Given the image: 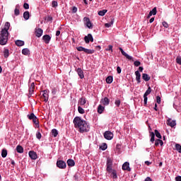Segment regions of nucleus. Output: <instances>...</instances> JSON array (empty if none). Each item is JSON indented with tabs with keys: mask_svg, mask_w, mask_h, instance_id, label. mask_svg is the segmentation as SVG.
<instances>
[{
	"mask_svg": "<svg viewBox=\"0 0 181 181\" xmlns=\"http://www.w3.org/2000/svg\"><path fill=\"white\" fill-rule=\"evenodd\" d=\"M75 128H78L79 132L83 134L90 131V125L87 122L83 120L80 117H76L73 121Z\"/></svg>",
	"mask_w": 181,
	"mask_h": 181,
	"instance_id": "obj_1",
	"label": "nucleus"
},
{
	"mask_svg": "<svg viewBox=\"0 0 181 181\" xmlns=\"http://www.w3.org/2000/svg\"><path fill=\"white\" fill-rule=\"evenodd\" d=\"M9 37V33L0 32V45L5 46L8 43V38Z\"/></svg>",
	"mask_w": 181,
	"mask_h": 181,
	"instance_id": "obj_2",
	"label": "nucleus"
},
{
	"mask_svg": "<svg viewBox=\"0 0 181 181\" xmlns=\"http://www.w3.org/2000/svg\"><path fill=\"white\" fill-rule=\"evenodd\" d=\"M28 119H32L33 124L36 125V127H39V119L35 115L34 113H31L30 115H28Z\"/></svg>",
	"mask_w": 181,
	"mask_h": 181,
	"instance_id": "obj_3",
	"label": "nucleus"
},
{
	"mask_svg": "<svg viewBox=\"0 0 181 181\" xmlns=\"http://www.w3.org/2000/svg\"><path fill=\"white\" fill-rule=\"evenodd\" d=\"M76 50H78V52H84L86 54H93L95 52L94 49H88L81 46L76 47Z\"/></svg>",
	"mask_w": 181,
	"mask_h": 181,
	"instance_id": "obj_4",
	"label": "nucleus"
},
{
	"mask_svg": "<svg viewBox=\"0 0 181 181\" xmlns=\"http://www.w3.org/2000/svg\"><path fill=\"white\" fill-rule=\"evenodd\" d=\"M106 170L107 172H108L109 173H111V171L112 170V160H111V158H108L107 160V163H106Z\"/></svg>",
	"mask_w": 181,
	"mask_h": 181,
	"instance_id": "obj_5",
	"label": "nucleus"
},
{
	"mask_svg": "<svg viewBox=\"0 0 181 181\" xmlns=\"http://www.w3.org/2000/svg\"><path fill=\"white\" fill-rule=\"evenodd\" d=\"M103 136L105 139H107V141H111V139L114 138V134H112V132L110 131H106Z\"/></svg>",
	"mask_w": 181,
	"mask_h": 181,
	"instance_id": "obj_6",
	"label": "nucleus"
},
{
	"mask_svg": "<svg viewBox=\"0 0 181 181\" xmlns=\"http://www.w3.org/2000/svg\"><path fill=\"white\" fill-rule=\"evenodd\" d=\"M57 166L59 168V169H66L67 167V165L66 164V162L62 160H58L57 161Z\"/></svg>",
	"mask_w": 181,
	"mask_h": 181,
	"instance_id": "obj_7",
	"label": "nucleus"
},
{
	"mask_svg": "<svg viewBox=\"0 0 181 181\" xmlns=\"http://www.w3.org/2000/svg\"><path fill=\"white\" fill-rule=\"evenodd\" d=\"M83 22L88 29H93V23H91V21H90V18L84 17Z\"/></svg>",
	"mask_w": 181,
	"mask_h": 181,
	"instance_id": "obj_8",
	"label": "nucleus"
},
{
	"mask_svg": "<svg viewBox=\"0 0 181 181\" xmlns=\"http://www.w3.org/2000/svg\"><path fill=\"white\" fill-rule=\"evenodd\" d=\"M35 83H32L29 87V93H28V98H30L32 97V95L35 93Z\"/></svg>",
	"mask_w": 181,
	"mask_h": 181,
	"instance_id": "obj_9",
	"label": "nucleus"
},
{
	"mask_svg": "<svg viewBox=\"0 0 181 181\" xmlns=\"http://www.w3.org/2000/svg\"><path fill=\"white\" fill-rule=\"evenodd\" d=\"M119 50H120L122 54L124 56L126 59H127L128 60H132V62H134V58L129 56L128 54H127V52H124V49H122V48L119 47Z\"/></svg>",
	"mask_w": 181,
	"mask_h": 181,
	"instance_id": "obj_10",
	"label": "nucleus"
},
{
	"mask_svg": "<svg viewBox=\"0 0 181 181\" xmlns=\"http://www.w3.org/2000/svg\"><path fill=\"white\" fill-rule=\"evenodd\" d=\"M166 124L167 125H168V127H171V128H174V127H176V120H173L171 118H168Z\"/></svg>",
	"mask_w": 181,
	"mask_h": 181,
	"instance_id": "obj_11",
	"label": "nucleus"
},
{
	"mask_svg": "<svg viewBox=\"0 0 181 181\" xmlns=\"http://www.w3.org/2000/svg\"><path fill=\"white\" fill-rule=\"evenodd\" d=\"M85 42L88 44L90 42H94V38L91 34H88L87 36L84 37Z\"/></svg>",
	"mask_w": 181,
	"mask_h": 181,
	"instance_id": "obj_12",
	"label": "nucleus"
},
{
	"mask_svg": "<svg viewBox=\"0 0 181 181\" xmlns=\"http://www.w3.org/2000/svg\"><path fill=\"white\" fill-rule=\"evenodd\" d=\"M11 28V23L9 22H6L4 25V28L1 29V32H4L6 33H9L8 30Z\"/></svg>",
	"mask_w": 181,
	"mask_h": 181,
	"instance_id": "obj_13",
	"label": "nucleus"
},
{
	"mask_svg": "<svg viewBox=\"0 0 181 181\" xmlns=\"http://www.w3.org/2000/svg\"><path fill=\"white\" fill-rule=\"evenodd\" d=\"M42 98L45 103H47L49 100V90H45L42 91Z\"/></svg>",
	"mask_w": 181,
	"mask_h": 181,
	"instance_id": "obj_14",
	"label": "nucleus"
},
{
	"mask_svg": "<svg viewBox=\"0 0 181 181\" xmlns=\"http://www.w3.org/2000/svg\"><path fill=\"white\" fill-rule=\"evenodd\" d=\"M42 40L46 45H49V43H50V40H52V37H50L49 35H45L42 37Z\"/></svg>",
	"mask_w": 181,
	"mask_h": 181,
	"instance_id": "obj_15",
	"label": "nucleus"
},
{
	"mask_svg": "<svg viewBox=\"0 0 181 181\" xmlns=\"http://www.w3.org/2000/svg\"><path fill=\"white\" fill-rule=\"evenodd\" d=\"M100 103L102 105H110V99L107 97L102 98L100 100Z\"/></svg>",
	"mask_w": 181,
	"mask_h": 181,
	"instance_id": "obj_16",
	"label": "nucleus"
},
{
	"mask_svg": "<svg viewBox=\"0 0 181 181\" xmlns=\"http://www.w3.org/2000/svg\"><path fill=\"white\" fill-rule=\"evenodd\" d=\"M28 155L30 159H33V160L37 159V154L35 151H29Z\"/></svg>",
	"mask_w": 181,
	"mask_h": 181,
	"instance_id": "obj_17",
	"label": "nucleus"
},
{
	"mask_svg": "<svg viewBox=\"0 0 181 181\" xmlns=\"http://www.w3.org/2000/svg\"><path fill=\"white\" fill-rule=\"evenodd\" d=\"M122 170H128V172H131V168H129V163L125 162L122 165Z\"/></svg>",
	"mask_w": 181,
	"mask_h": 181,
	"instance_id": "obj_18",
	"label": "nucleus"
},
{
	"mask_svg": "<svg viewBox=\"0 0 181 181\" xmlns=\"http://www.w3.org/2000/svg\"><path fill=\"white\" fill-rule=\"evenodd\" d=\"M43 35V30L42 28L35 29V36L40 37Z\"/></svg>",
	"mask_w": 181,
	"mask_h": 181,
	"instance_id": "obj_19",
	"label": "nucleus"
},
{
	"mask_svg": "<svg viewBox=\"0 0 181 181\" xmlns=\"http://www.w3.org/2000/svg\"><path fill=\"white\" fill-rule=\"evenodd\" d=\"M76 72L78 74V76H79L80 78H83L84 77V72L81 69V68H78L76 69Z\"/></svg>",
	"mask_w": 181,
	"mask_h": 181,
	"instance_id": "obj_20",
	"label": "nucleus"
},
{
	"mask_svg": "<svg viewBox=\"0 0 181 181\" xmlns=\"http://www.w3.org/2000/svg\"><path fill=\"white\" fill-rule=\"evenodd\" d=\"M135 75H136V80L137 81V83L139 84V83H141V74L139 73V71H136Z\"/></svg>",
	"mask_w": 181,
	"mask_h": 181,
	"instance_id": "obj_21",
	"label": "nucleus"
},
{
	"mask_svg": "<svg viewBox=\"0 0 181 181\" xmlns=\"http://www.w3.org/2000/svg\"><path fill=\"white\" fill-rule=\"evenodd\" d=\"M157 13V10H156V7H154L152 11H151L147 16V19H149V18H151V16H152V15H156Z\"/></svg>",
	"mask_w": 181,
	"mask_h": 181,
	"instance_id": "obj_22",
	"label": "nucleus"
},
{
	"mask_svg": "<svg viewBox=\"0 0 181 181\" xmlns=\"http://www.w3.org/2000/svg\"><path fill=\"white\" fill-rule=\"evenodd\" d=\"M87 103V100L85 97H82L78 100V104L80 105H85V104Z\"/></svg>",
	"mask_w": 181,
	"mask_h": 181,
	"instance_id": "obj_23",
	"label": "nucleus"
},
{
	"mask_svg": "<svg viewBox=\"0 0 181 181\" xmlns=\"http://www.w3.org/2000/svg\"><path fill=\"white\" fill-rule=\"evenodd\" d=\"M66 163L68 166L73 167L76 165V163L74 162V160L73 159H68L66 161Z\"/></svg>",
	"mask_w": 181,
	"mask_h": 181,
	"instance_id": "obj_24",
	"label": "nucleus"
},
{
	"mask_svg": "<svg viewBox=\"0 0 181 181\" xmlns=\"http://www.w3.org/2000/svg\"><path fill=\"white\" fill-rule=\"evenodd\" d=\"M104 110H105V107L103 106L102 105H99L98 107V114H103L104 112Z\"/></svg>",
	"mask_w": 181,
	"mask_h": 181,
	"instance_id": "obj_25",
	"label": "nucleus"
},
{
	"mask_svg": "<svg viewBox=\"0 0 181 181\" xmlns=\"http://www.w3.org/2000/svg\"><path fill=\"white\" fill-rule=\"evenodd\" d=\"M142 78L144 80V81H149V80H151V76H149V75L147 74H143Z\"/></svg>",
	"mask_w": 181,
	"mask_h": 181,
	"instance_id": "obj_26",
	"label": "nucleus"
},
{
	"mask_svg": "<svg viewBox=\"0 0 181 181\" xmlns=\"http://www.w3.org/2000/svg\"><path fill=\"white\" fill-rule=\"evenodd\" d=\"M20 8L21 7L19 6V4H17L16 6V8L14 10V14L16 15V16H19V14L21 13V12L19 11Z\"/></svg>",
	"mask_w": 181,
	"mask_h": 181,
	"instance_id": "obj_27",
	"label": "nucleus"
},
{
	"mask_svg": "<svg viewBox=\"0 0 181 181\" xmlns=\"http://www.w3.org/2000/svg\"><path fill=\"white\" fill-rule=\"evenodd\" d=\"M16 46L21 47V46H24L25 45V42L20 40H17L15 42Z\"/></svg>",
	"mask_w": 181,
	"mask_h": 181,
	"instance_id": "obj_28",
	"label": "nucleus"
},
{
	"mask_svg": "<svg viewBox=\"0 0 181 181\" xmlns=\"http://www.w3.org/2000/svg\"><path fill=\"white\" fill-rule=\"evenodd\" d=\"M22 53L25 56H28V54H30V51L28 48H24V49H22Z\"/></svg>",
	"mask_w": 181,
	"mask_h": 181,
	"instance_id": "obj_29",
	"label": "nucleus"
},
{
	"mask_svg": "<svg viewBox=\"0 0 181 181\" xmlns=\"http://www.w3.org/2000/svg\"><path fill=\"white\" fill-rule=\"evenodd\" d=\"M3 53L5 59H8L9 57V49L5 48Z\"/></svg>",
	"mask_w": 181,
	"mask_h": 181,
	"instance_id": "obj_30",
	"label": "nucleus"
},
{
	"mask_svg": "<svg viewBox=\"0 0 181 181\" xmlns=\"http://www.w3.org/2000/svg\"><path fill=\"white\" fill-rule=\"evenodd\" d=\"M30 17V14L29 13V11H25L23 13V18L25 21H28Z\"/></svg>",
	"mask_w": 181,
	"mask_h": 181,
	"instance_id": "obj_31",
	"label": "nucleus"
},
{
	"mask_svg": "<svg viewBox=\"0 0 181 181\" xmlns=\"http://www.w3.org/2000/svg\"><path fill=\"white\" fill-rule=\"evenodd\" d=\"M16 151L18 153H23V147H22V146L18 145L16 147Z\"/></svg>",
	"mask_w": 181,
	"mask_h": 181,
	"instance_id": "obj_32",
	"label": "nucleus"
},
{
	"mask_svg": "<svg viewBox=\"0 0 181 181\" xmlns=\"http://www.w3.org/2000/svg\"><path fill=\"white\" fill-rule=\"evenodd\" d=\"M110 172H112L111 176L114 179H118V175H117V170H112Z\"/></svg>",
	"mask_w": 181,
	"mask_h": 181,
	"instance_id": "obj_33",
	"label": "nucleus"
},
{
	"mask_svg": "<svg viewBox=\"0 0 181 181\" xmlns=\"http://www.w3.org/2000/svg\"><path fill=\"white\" fill-rule=\"evenodd\" d=\"M113 80H114V78H112V76H109L106 78V83L107 84H111V83H112Z\"/></svg>",
	"mask_w": 181,
	"mask_h": 181,
	"instance_id": "obj_34",
	"label": "nucleus"
},
{
	"mask_svg": "<svg viewBox=\"0 0 181 181\" xmlns=\"http://www.w3.org/2000/svg\"><path fill=\"white\" fill-rule=\"evenodd\" d=\"M52 136L56 138V136H57V135H59V132L57 131V129H52Z\"/></svg>",
	"mask_w": 181,
	"mask_h": 181,
	"instance_id": "obj_35",
	"label": "nucleus"
},
{
	"mask_svg": "<svg viewBox=\"0 0 181 181\" xmlns=\"http://www.w3.org/2000/svg\"><path fill=\"white\" fill-rule=\"evenodd\" d=\"M151 93H152V89L151 88V86H148L147 90L145 92L144 95H145L146 97H148V95H149Z\"/></svg>",
	"mask_w": 181,
	"mask_h": 181,
	"instance_id": "obj_36",
	"label": "nucleus"
},
{
	"mask_svg": "<svg viewBox=\"0 0 181 181\" xmlns=\"http://www.w3.org/2000/svg\"><path fill=\"white\" fill-rule=\"evenodd\" d=\"M154 132H155L154 135H156V136L157 138H158L159 139H162V135H160V133H159V131H158L157 129H156V130L154 131Z\"/></svg>",
	"mask_w": 181,
	"mask_h": 181,
	"instance_id": "obj_37",
	"label": "nucleus"
},
{
	"mask_svg": "<svg viewBox=\"0 0 181 181\" xmlns=\"http://www.w3.org/2000/svg\"><path fill=\"white\" fill-rule=\"evenodd\" d=\"M7 156H8V151H6V149H3L1 151V156H2V158H5Z\"/></svg>",
	"mask_w": 181,
	"mask_h": 181,
	"instance_id": "obj_38",
	"label": "nucleus"
},
{
	"mask_svg": "<svg viewBox=\"0 0 181 181\" xmlns=\"http://www.w3.org/2000/svg\"><path fill=\"white\" fill-rule=\"evenodd\" d=\"M105 13H107V10L104 9L102 11H98V14L99 15V16H104V15H105Z\"/></svg>",
	"mask_w": 181,
	"mask_h": 181,
	"instance_id": "obj_39",
	"label": "nucleus"
},
{
	"mask_svg": "<svg viewBox=\"0 0 181 181\" xmlns=\"http://www.w3.org/2000/svg\"><path fill=\"white\" fill-rule=\"evenodd\" d=\"M150 136H151V139H150L151 142L152 143L155 142V133L151 132Z\"/></svg>",
	"mask_w": 181,
	"mask_h": 181,
	"instance_id": "obj_40",
	"label": "nucleus"
},
{
	"mask_svg": "<svg viewBox=\"0 0 181 181\" xmlns=\"http://www.w3.org/2000/svg\"><path fill=\"white\" fill-rule=\"evenodd\" d=\"M175 149L179 153H181V145L179 144H175Z\"/></svg>",
	"mask_w": 181,
	"mask_h": 181,
	"instance_id": "obj_41",
	"label": "nucleus"
},
{
	"mask_svg": "<svg viewBox=\"0 0 181 181\" xmlns=\"http://www.w3.org/2000/svg\"><path fill=\"white\" fill-rule=\"evenodd\" d=\"M107 148H108V146L105 143H104L102 146H100V149H102V151H105Z\"/></svg>",
	"mask_w": 181,
	"mask_h": 181,
	"instance_id": "obj_42",
	"label": "nucleus"
},
{
	"mask_svg": "<svg viewBox=\"0 0 181 181\" xmlns=\"http://www.w3.org/2000/svg\"><path fill=\"white\" fill-rule=\"evenodd\" d=\"M78 111L79 114H84V112H86V111H84V109H83V107H81V106L78 107Z\"/></svg>",
	"mask_w": 181,
	"mask_h": 181,
	"instance_id": "obj_43",
	"label": "nucleus"
},
{
	"mask_svg": "<svg viewBox=\"0 0 181 181\" xmlns=\"http://www.w3.org/2000/svg\"><path fill=\"white\" fill-rule=\"evenodd\" d=\"M114 24V21L112 20V21L109 23H105V28H111V26H112V25Z\"/></svg>",
	"mask_w": 181,
	"mask_h": 181,
	"instance_id": "obj_44",
	"label": "nucleus"
},
{
	"mask_svg": "<svg viewBox=\"0 0 181 181\" xmlns=\"http://www.w3.org/2000/svg\"><path fill=\"white\" fill-rule=\"evenodd\" d=\"M115 105H117V107H119V105H121V100L117 99L115 101Z\"/></svg>",
	"mask_w": 181,
	"mask_h": 181,
	"instance_id": "obj_45",
	"label": "nucleus"
},
{
	"mask_svg": "<svg viewBox=\"0 0 181 181\" xmlns=\"http://www.w3.org/2000/svg\"><path fill=\"white\" fill-rule=\"evenodd\" d=\"M57 5H58L57 1H52V8H56V7H57Z\"/></svg>",
	"mask_w": 181,
	"mask_h": 181,
	"instance_id": "obj_46",
	"label": "nucleus"
},
{
	"mask_svg": "<svg viewBox=\"0 0 181 181\" xmlns=\"http://www.w3.org/2000/svg\"><path fill=\"white\" fill-rule=\"evenodd\" d=\"M36 138H37V139H41V138H42V134H40V132H37L36 133Z\"/></svg>",
	"mask_w": 181,
	"mask_h": 181,
	"instance_id": "obj_47",
	"label": "nucleus"
},
{
	"mask_svg": "<svg viewBox=\"0 0 181 181\" xmlns=\"http://www.w3.org/2000/svg\"><path fill=\"white\" fill-rule=\"evenodd\" d=\"M176 62H177V64H180L181 66V57H177Z\"/></svg>",
	"mask_w": 181,
	"mask_h": 181,
	"instance_id": "obj_48",
	"label": "nucleus"
},
{
	"mask_svg": "<svg viewBox=\"0 0 181 181\" xmlns=\"http://www.w3.org/2000/svg\"><path fill=\"white\" fill-rule=\"evenodd\" d=\"M144 105H146V104H148V96H146L144 95Z\"/></svg>",
	"mask_w": 181,
	"mask_h": 181,
	"instance_id": "obj_49",
	"label": "nucleus"
},
{
	"mask_svg": "<svg viewBox=\"0 0 181 181\" xmlns=\"http://www.w3.org/2000/svg\"><path fill=\"white\" fill-rule=\"evenodd\" d=\"M134 66H136V67H139V66H141V62L135 61L134 62Z\"/></svg>",
	"mask_w": 181,
	"mask_h": 181,
	"instance_id": "obj_50",
	"label": "nucleus"
},
{
	"mask_svg": "<svg viewBox=\"0 0 181 181\" xmlns=\"http://www.w3.org/2000/svg\"><path fill=\"white\" fill-rule=\"evenodd\" d=\"M23 8H24V9H29V4L24 3Z\"/></svg>",
	"mask_w": 181,
	"mask_h": 181,
	"instance_id": "obj_51",
	"label": "nucleus"
},
{
	"mask_svg": "<svg viewBox=\"0 0 181 181\" xmlns=\"http://www.w3.org/2000/svg\"><path fill=\"white\" fill-rule=\"evenodd\" d=\"M106 52L111 51L112 52V45H109L107 48L105 49Z\"/></svg>",
	"mask_w": 181,
	"mask_h": 181,
	"instance_id": "obj_52",
	"label": "nucleus"
},
{
	"mask_svg": "<svg viewBox=\"0 0 181 181\" xmlns=\"http://www.w3.org/2000/svg\"><path fill=\"white\" fill-rule=\"evenodd\" d=\"M156 103L157 104H160V96L156 97Z\"/></svg>",
	"mask_w": 181,
	"mask_h": 181,
	"instance_id": "obj_53",
	"label": "nucleus"
},
{
	"mask_svg": "<svg viewBox=\"0 0 181 181\" xmlns=\"http://www.w3.org/2000/svg\"><path fill=\"white\" fill-rule=\"evenodd\" d=\"M163 26H164V28H169V25L168 23H166V21L163 22Z\"/></svg>",
	"mask_w": 181,
	"mask_h": 181,
	"instance_id": "obj_54",
	"label": "nucleus"
},
{
	"mask_svg": "<svg viewBox=\"0 0 181 181\" xmlns=\"http://www.w3.org/2000/svg\"><path fill=\"white\" fill-rule=\"evenodd\" d=\"M160 139H156L155 142V146H159Z\"/></svg>",
	"mask_w": 181,
	"mask_h": 181,
	"instance_id": "obj_55",
	"label": "nucleus"
},
{
	"mask_svg": "<svg viewBox=\"0 0 181 181\" xmlns=\"http://www.w3.org/2000/svg\"><path fill=\"white\" fill-rule=\"evenodd\" d=\"M121 71H122L121 67L117 66V74H121Z\"/></svg>",
	"mask_w": 181,
	"mask_h": 181,
	"instance_id": "obj_56",
	"label": "nucleus"
},
{
	"mask_svg": "<svg viewBox=\"0 0 181 181\" xmlns=\"http://www.w3.org/2000/svg\"><path fill=\"white\" fill-rule=\"evenodd\" d=\"M72 12H73V13H76V12H77V7L74 6L72 8Z\"/></svg>",
	"mask_w": 181,
	"mask_h": 181,
	"instance_id": "obj_57",
	"label": "nucleus"
},
{
	"mask_svg": "<svg viewBox=\"0 0 181 181\" xmlns=\"http://www.w3.org/2000/svg\"><path fill=\"white\" fill-rule=\"evenodd\" d=\"M175 180L176 181H181V176L180 175H178L175 177Z\"/></svg>",
	"mask_w": 181,
	"mask_h": 181,
	"instance_id": "obj_58",
	"label": "nucleus"
},
{
	"mask_svg": "<svg viewBox=\"0 0 181 181\" xmlns=\"http://www.w3.org/2000/svg\"><path fill=\"white\" fill-rule=\"evenodd\" d=\"M153 21H155V18H154V17L151 18L149 20L150 23H152L153 22Z\"/></svg>",
	"mask_w": 181,
	"mask_h": 181,
	"instance_id": "obj_59",
	"label": "nucleus"
},
{
	"mask_svg": "<svg viewBox=\"0 0 181 181\" xmlns=\"http://www.w3.org/2000/svg\"><path fill=\"white\" fill-rule=\"evenodd\" d=\"M145 181H152V179H151V177H147L145 179Z\"/></svg>",
	"mask_w": 181,
	"mask_h": 181,
	"instance_id": "obj_60",
	"label": "nucleus"
},
{
	"mask_svg": "<svg viewBox=\"0 0 181 181\" xmlns=\"http://www.w3.org/2000/svg\"><path fill=\"white\" fill-rule=\"evenodd\" d=\"M139 71H141V72L144 71V67L139 66Z\"/></svg>",
	"mask_w": 181,
	"mask_h": 181,
	"instance_id": "obj_61",
	"label": "nucleus"
},
{
	"mask_svg": "<svg viewBox=\"0 0 181 181\" xmlns=\"http://www.w3.org/2000/svg\"><path fill=\"white\" fill-rule=\"evenodd\" d=\"M56 36H60V30L56 32Z\"/></svg>",
	"mask_w": 181,
	"mask_h": 181,
	"instance_id": "obj_62",
	"label": "nucleus"
},
{
	"mask_svg": "<svg viewBox=\"0 0 181 181\" xmlns=\"http://www.w3.org/2000/svg\"><path fill=\"white\" fill-rule=\"evenodd\" d=\"M145 164L147 165V166H149V165H151V162L145 161Z\"/></svg>",
	"mask_w": 181,
	"mask_h": 181,
	"instance_id": "obj_63",
	"label": "nucleus"
},
{
	"mask_svg": "<svg viewBox=\"0 0 181 181\" xmlns=\"http://www.w3.org/2000/svg\"><path fill=\"white\" fill-rule=\"evenodd\" d=\"M159 144H160V146H162L163 145V141L160 139V143Z\"/></svg>",
	"mask_w": 181,
	"mask_h": 181,
	"instance_id": "obj_64",
	"label": "nucleus"
}]
</instances>
